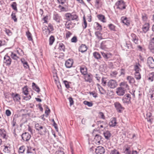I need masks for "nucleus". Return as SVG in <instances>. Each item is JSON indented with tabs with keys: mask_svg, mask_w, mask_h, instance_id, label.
I'll list each match as a JSON object with an SVG mask.
<instances>
[{
	"mask_svg": "<svg viewBox=\"0 0 154 154\" xmlns=\"http://www.w3.org/2000/svg\"><path fill=\"white\" fill-rule=\"evenodd\" d=\"M65 19L68 21L75 20L77 21L79 20V16L75 14L67 13L65 14Z\"/></svg>",
	"mask_w": 154,
	"mask_h": 154,
	"instance_id": "1",
	"label": "nucleus"
},
{
	"mask_svg": "<svg viewBox=\"0 0 154 154\" xmlns=\"http://www.w3.org/2000/svg\"><path fill=\"white\" fill-rule=\"evenodd\" d=\"M117 9L122 10L126 8V5L125 2L123 0H119L116 2L115 4Z\"/></svg>",
	"mask_w": 154,
	"mask_h": 154,
	"instance_id": "2",
	"label": "nucleus"
},
{
	"mask_svg": "<svg viewBox=\"0 0 154 154\" xmlns=\"http://www.w3.org/2000/svg\"><path fill=\"white\" fill-rule=\"evenodd\" d=\"M22 139L24 141H28L31 137V135L28 132H25L21 135Z\"/></svg>",
	"mask_w": 154,
	"mask_h": 154,
	"instance_id": "3",
	"label": "nucleus"
},
{
	"mask_svg": "<svg viewBox=\"0 0 154 154\" xmlns=\"http://www.w3.org/2000/svg\"><path fill=\"white\" fill-rule=\"evenodd\" d=\"M114 105L117 112H118L121 113L124 109V108L122 106L121 104L119 102H115Z\"/></svg>",
	"mask_w": 154,
	"mask_h": 154,
	"instance_id": "4",
	"label": "nucleus"
},
{
	"mask_svg": "<svg viewBox=\"0 0 154 154\" xmlns=\"http://www.w3.org/2000/svg\"><path fill=\"white\" fill-rule=\"evenodd\" d=\"M95 152L97 154H104L105 152V150L103 147L99 146L96 149Z\"/></svg>",
	"mask_w": 154,
	"mask_h": 154,
	"instance_id": "5",
	"label": "nucleus"
},
{
	"mask_svg": "<svg viewBox=\"0 0 154 154\" xmlns=\"http://www.w3.org/2000/svg\"><path fill=\"white\" fill-rule=\"evenodd\" d=\"M125 89L124 88L120 87L116 89V93L119 96H123L125 93Z\"/></svg>",
	"mask_w": 154,
	"mask_h": 154,
	"instance_id": "6",
	"label": "nucleus"
},
{
	"mask_svg": "<svg viewBox=\"0 0 154 154\" xmlns=\"http://www.w3.org/2000/svg\"><path fill=\"white\" fill-rule=\"evenodd\" d=\"M94 3L95 8L99 9L103 5V0H95Z\"/></svg>",
	"mask_w": 154,
	"mask_h": 154,
	"instance_id": "7",
	"label": "nucleus"
},
{
	"mask_svg": "<svg viewBox=\"0 0 154 154\" xmlns=\"http://www.w3.org/2000/svg\"><path fill=\"white\" fill-rule=\"evenodd\" d=\"M65 25L66 29H71L74 27L75 24L71 21H67L66 22Z\"/></svg>",
	"mask_w": 154,
	"mask_h": 154,
	"instance_id": "8",
	"label": "nucleus"
},
{
	"mask_svg": "<svg viewBox=\"0 0 154 154\" xmlns=\"http://www.w3.org/2000/svg\"><path fill=\"white\" fill-rule=\"evenodd\" d=\"M108 86L111 88H113L116 87L117 84L116 81L111 80L109 81L108 83Z\"/></svg>",
	"mask_w": 154,
	"mask_h": 154,
	"instance_id": "9",
	"label": "nucleus"
},
{
	"mask_svg": "<svg viewBox=\"0 0 154 154\" xmlns=\"http://www.w3.org/2000/svg\"><path fill=\"white\" fill-rule=\"evenodd\" d=\"M147 63L150 68L154 67V60L152 57H149L148 58Z\"/></svg>",
	"mask_w": 154,
	"mask_h": 154,
	"instance_id": "10",
	"label": "nucleus"
},
{
	"mask_svg": "<svg viewBox=\"0 0 154 154\" xmlns=\"http://www.w3.org/2000/svg\"><path fill=\"white\" fill-rule=\"evenodd\" d=\"M11 60L10 57L8 55H5L4 57V63L6 65H9L11 64Z\"/></svg>",
	"mask_w": 154,
	"mask_h": 154,
	"instance_id": "11",
	"label": "nucleus"
},
{
	"mask_svg": "<svg viewBox=\"0 0 154 154\" xmlns=\"http://www.w3.org/2000/svg\"><path fill=\"white\" fill-rule=\"evenodd\" d=\"M73 63V60L69 59L66 61L65 65L67 68H70L72 66Z\"/></svg>",
	"mask_w": 154,
	"mask_h": 154,
	"instance_id": "12",
	"label": "nucleus"
},
{
	"mask_svg": "<svg viewBox=\"0 0 154 154\" xmlns=\"http://www.w3.org/2000/svg\"><path fill=\"white\" fill-rule=\"evenodd\" d=\"M40 135H43L46 132V128L45 127L41 125L37 130Z\"/></svg>",
	"mask_w": 154,
	"mask_h": 154,
	"instance_id": "13",
	"label": "nucleus"
},
{
	"mask_svg": "<svg viewBox=\"0 0 154 154\" xmlns=\"http://www.w3.org/2000/svg\"><path fill=\"white\" fill-rule=\"evenodd\" d=\"M131 36V39L136 44H138L139 38L134 33H132Z\"/></svg>",
	"mask_w": 154,
	"mask_h": 154,
	"instance_id": "14",
	"label": "nucleus"
},
{
	"mask_svg": "<svg viewBox=\"0 0 154 154\" xmlns=\"http://www.w3.org/2000/svg\"><path fill=\"white\" fill-rule=\"evenodd\" d=\"M53 19L57 23H60L62 21L61 17L56 13L54 14Z\"/></svg>",
	"mask_w": 154,
	"mask_h": 154,
	"instance_id": "15",
	"label": "nucleus"
},
{
	"mask_svg": "<svg viewBox=\"0 0 154 154\" xmlns=\"http://www.w3.org/2000/svg\"><path fill=\"white\" fill-rule=\"evenodd\" d=\"M121 20L124 24L127 26L129 25L130 24V21L127 17L125 16L122 17H121Z\"/></svg>",
	"mask_w": 154,
	"mask_h": 154,
	"instance_id": "16",
	"label": "nucleus"
},
{
	"mask_svg": "<svg viewBox=\"0 0 154 154\" xmlns=\"http://www.w3.org/2000/svg\"><path fill=\"white\" fill-rule=\"evenodd\" d=\"M149 24L148 23H145L143 25L142 27V29L143 32L146 33L149 30Z\"/></svg>",
	"mask_w": 154,
	"mask_h": 154,
	"instance_id": "17",
	"label": "nucleus"
},
{
	"mask_svg": "<svg viewBox=\"0 0 154 154\" xmlns=\"http://www.w3.org/2000/svg\"><path fill=\"white\" fill-rule=\"evenodd\" d=\"M105 138L107 140H109L111 136V134L109 131H107L103 133Z\"/></svg>",
	"mask_w": 154,
	"mask_h": 154,
	"instance_id": "18",
	"label": "nucleus"
},
{
	"mask_svg": "<svg viewBox=\"0 0 154 154\" xmlns=\"http://www.w3.org/2000/svg\"><path fill=\"white\" fill-rule=\"evenodd\" d=\"M42 32L44 35L47 37L50 34V32L47 28V26H45L42 28Z\"/></svg>",
	"mask_w": 154,
	"mask_h": 154,
	"instance_id": "19",
	"label": "nucleus"
},
{
	"mask_svg": "<svg viewBox=\"0 0 154 154\" xmlns=\"http://www.w3.org/2000/svg\"><path fill=\"white\" fill-rule=\"evenodd\" d=\"M97 17L99 20L103 23H105L106 22V18L104 15L99 14L97 15Z\"/></svg>",
	"mask_w": 154,
	"mask_h": 154,
	"instance_id": "20",
	"label": "nucleus"
},
{
	"mask_svg": "<svg viewBox=\"0 0 154 154\" xmlns=\"http://www.w3.org/2000/svg\"><path fill=\"white\" fill-rule=\"evenodd\" d=\"M94 29L96 30H102V26L98 22H95L94 24Z\"/></svg>",
	"mask_w": 154,
	"mask_h": 154,
	"instance_id": "21",
	"label": "nucleus"
},
{
	"mask_svg": "<svg viewBox=\"0 0 154 154\" xmlns=\"http://www.w3.org/2000/svg\"><path fill=\"white\" fill-rule=\"evenodd\" d=\"M95 143L97 144H99L100 143V140L101 139V136L99 134H96L94 137Z\"/></svg>",
	"mask_w": 154,
	"mask_h": 154,
	"instance_id": "22",
	"label": "nucleus"
},
{
	"mask_svg": "<svg viewBox=\"0 0 154 154\" xmlns=\"http://www.w3.org/2000/svg\"><path fill=\"white\" fill-rule=\"evenodd\" d=\"M101 53L103 57L106 60L110 58L112 56V54L110 53L106 54L103 52H101Z\"/></svg>",
	"mask_w": 154,
	"mask_h": 154,
	"instance_id": "23",
	"label": "nucleus"
},
{
	"mask_svg": "<svg viewBox=\"0 0 154 154\" xmlns=\"http://www.w3.org/2000/svg\"><path fill=\"white\" fill-rule=\"evenodd\" d=\"M87 50V47L85 45H82L79 48V51L82 53L86 51Z\"/></svg>",
	"mask_w": 154,
	"mask_h": 154,
	"instance_id": "24",
	"label": "nucleus"
},
{
	"mask_svg": "<svg viewBox=\"0 0 154 154\" xmlns=\"http://www.w3.org/2000/svg\"><path fill=\"white\" fill-rule=\"evenodd\" d=\"M11 96L12 97L13 100L15 101H18L20 99V96L17 94H14V93H12L11 94Z\"/></svg>",
	"mask_w": 154,
	"mask_h": 154,
	"instance_id": "25",
	"label": "nucleus"
},
{
	"mask_svg": "<svg viewBox=\"0 0 154 154\" xmlns=\"http://www.w3.org/2000/svg\"><path fill=\"white\" fill-rule=\"evenodd\" d=\"M116 118L113 117L111 121L109 123V125L111 127H114L116 124Z\"/></svg>",
	"mask_w": 154,
	"mask_h": 154,
	"instance_id": "26",
	"label": "nucleus"
},
{
	"mask_svg": "<svg viewBox=\"0 0 154 154\" xmlns=\"http://www.w3.org/2000/svg\"><path fill=\"white\" fill-rule=\"evenodd\" d=\"M149 48L150 51L154 53V42L151 41L149 45Z\"/></svg>",
	"mask_w": 154,
	"mask_h": 154,
	"instance_id": "27",
	"label": "nucleus"
},
{
	"mask_svg": "<svg viewBox=\"0 0 154 154\" xmlns=\"http://www.w3.org/2000/svg\"><path fill=\"white\" fill-rule=\"evenodd\" d=\"M32 87L33 89L37 92L38 93L40 91V89L39 88L37 85H36L35 83H32Z\"/></svg>",
	"mask_w": 154,
	"mask_h": 154,
	"instance_id": "28",
	"label": "nucleus"
},
{
	"mask_svg": "<svg viewBox=\"0 0 154 154\" xmlns=\"http://www.w3.org/2000/svg\"><path fill=\"white\" fill-rule=\"evenodd\" d=\"M95 35L97 38L99 40L102 39L103 38L102 33L99 31H97L95 32Z\"/></svg>",
	"mask_w": 154,
	"mask_h": 154,
	"instance_id": "29",
	"label": "nucleus"
},
{
	"mask_svg": "<svg viewBox=\"0 0 154 154\" xmlns=\"http://www.w3.org/2000/svg\"><path fill=\"white\" fill-rule=\"evenodd\" d=\"M152 116V114L150 112H148L146 114V119H147V121L149 122H152L153 120L152 119L150 118Z\"/></svg>",
	"mask_w": 154,
	"mask_h": 154,
	"instance_id": "30",
	"label": "nucleus"
},
{
	"mask_svg": "<svg viewBox=\"0 0 154 154\" xmlns=\"http://www.w3.org/2000/svg\"><path fill=\"white\" fill-rule=\"evenodd\" d=\"M26 35L29 40L30 41H33L32 34L29 31L26 32Z\"/></svg>",
	"mask_w": 154,
	"mask_h": 154,
	"instance_id": "31",
	"label": "nucleus"
},
{
	"mask_svg": "<svg viewBox=\"0 0 154 154\" xmlns=\"http://www.w3.org/2000/svg\"><path fill=\"white\" fill-rule=\"evenodd\" d=\"M55 40V38L54 36L53 35H51L49 39V45H53L54 42Z\"/></svg>",
	"mask_w": 154,
	"mask_h": 154,
	"instance_id": "32",
	"label": "nucleus"
},
{
	"mask_svg": "<svg viewBox=\"0 0 154 154\" xmlns=\"http://www.w3.org/2000/svg\"><path fill=\"white\" fill-rule=\"evenodd\" d=\"M80 71L84 75L87 74V69L86 67H81L80 68Z\"/></svg>",
	"mask_w": 154,
	"mask_h": 154,
	"instance_id": "33",
	"label": "nucleus"
},
{
	"mask_svg": "<svg viewBox=\"0 0 154 154\" xmlns=\"http://www.w3.org/2000/svg\"><path fill=\"white\" fill-rule=\"evenodd\" d=\"M72 35V33L70 31H66L65 33V39H68Z\"/></svg>",
	"mask_w": 154,
	"mask_h": 154,
	"instance_id": "34",
	"label": "nucleus"
},
{
	"mask_svg": "<svg viewBox=\"0 0 154 154\" xmlns=\"http://www.w3.org/2000/svg\"><path fill=\"white\" fill-rule=\"evenodd\" d=\"M17 53L20 56H22L24 54L23 51L19 48H17L16 49Z\"/></svg>",
	"mask_w": 154,
	"mask_h": 154,
	"instance_id": "35",
	"label": "nucleus"
},
{
	"mask_svg": "<svg viewBox=\"0 0 154 154\" xmlns=\"http://www.w3.org/2000/svg\"><path fill=\"white\" fill-rule=\"evenodd\" d=\"M141 66L140 64L138 63L134 66V69L135 72H140L141 71V69L140 67Z\"/></svg>",
	"mask_w": 154,
	"mask_h": 154,
	"instance_id": "36",
	"label": "nucleus"
},
{
	"mask_svg": "<svg viewBox=\"0 0 154 154\" xmlns=\"http://www.w3.org/2000/svg\"><path fill=\"white\" fill-rule=\"evenodd\" d=\"M83 22L82 24V26L84 29H85L87 26V24L85 20V16L84 15L83 18Z\"/></svg>",
	"mask_w": 154,
	"mask_h": 154,
	"instance_id": "37",
	"label": "nucleus"
},
{
	"mask_svg": "<svg viewBox=\"0 0 154 154\" xmlns=\"http://www.w3.org/2000/svg\"><path fill=\"white\" fill-rule=\"evenodd\" d=\"M125 154H130L131 153V148L129 147H127L125 149L124 152Z\"/></svg>",
	"mask_w": 154,
	"mask_h": 154,
	"instance_id": "38",
	"label": "nucleus"
},
{
	"mask_svg": "<svg viewBox=\"0 0 154 154\" xmlns=\"http://www.w3.org/2000/svg\"><path fill=\"white\" fill-rule=\"evenodd\" d=\"M11 58L14 60H17L19 58V57L15 54L12 52L11 54Z\"/></svg>",
	"mask_w": 154,
	"mask_h": 154,
	"instance_id": "39",
	"label": "nucleus"
},
{
	"mask_svg": "<svg viewBox=\"0 0 154 154\" xmlns=\"http://www.w3.org/2000/svg\"><path fill=\"white\" fill-rule=\"evenodd\" d=\"M94 57L97 59H99L101 58V56L100 54L97 52H95L93 53Z\"/></svg>",
	"mask_w": 154,
	"mask_h": 154,
	"instance_id": "40",
	"label": "nucleus"
},
{
	"mask_svg": "<svg viewBox=\"0 0 154 154\" xmlns=\"http://www.w3.org/2000/svg\"><path fill=\"white\" fill-rule=\"evenodd\" d=\"M25 149V147L24 146H20L19 149V153H23L24 152Z\"/></svg>",
	"mask_w": 154,
	"mask_h": 154,
	"instance_id": "41",
	"label": "nucleus"
},
{
	"mask_svg": "<svg viewBox=\"0 0 154 154\" xmlns=\"http://www.w3.org/2000/svg\"><path fill=\"white\" fill-rule=\"evenodd\" d=\"M47 28L49 30V31L50 32H51L53 31L54 30V27L52 24L51 23H49L48 27H47Z\"/></svg>",
	"mask_w": 154,
	"mask_h": 154,
	"instance_id": "42",
	"label": "nucleus"
},
{
	"mask_svg": "<svg viewBox=\"0 0 154 154\" xmlns=\"http://www.w3.org/2000/svg\"><path fill=\"white\" fill-rule=\"evenodd\" d=\"M59 49L61 51H64L65 46L62 43H60L59 44Z\"/></svg>",
	"mask_w": 154,
	"mask_h": 154,
	"instance_id": "43",
	"label": "nucleus"
},
{
	"mask_svg": "<svg viewBox=\"0 0 154 154\" xmlns=\"http://www.w3.org/2000/svg\"><path fill=\"white\" fill-rule=\"evenodd\" d=\"M23 92L26 95H27L28 94V91L26 86L24 87L23 88Z\"/></svg>",
	"mask_w": 154,
	"mask_h": 154,
	"instance_id": "44",
	"label": "nucleus"
},
{
	"mask_svg": "<svg viewBox=\"0 0 154 154\" xmlns=\"http://www.w3.org/2000/svg\"><path fill=\"white\" fill-rule=\"evenodd\" d=\"M84 104L88 105L89 107H91L93 106V103L91 102H88L86 100L84 101Z\"/></svg>",
	"mask_w": 154,
	"mask_h": 154,
	"instance_id": "45",
	"label": "nucleus"
},
{
	"mask_svg": "<svg viewBox=\"0 0 154 154\" xmlns=\"http://www.w3.org/2000/svg\"><path fill=\"white\" fill-rule=\"evenodd\" d=\"M109 29L111 30L115 31L116 26L113 24H109L108 26Z\"/></svg>",
	"mask_w": 154,
	"mask_h": 154,
	"instance_id": "46",
	"label": "nucleus"
},
{
	"mask_svg": "<svg viewBox=\"0 0 154 154\" xmlns=\"http://www.w3.org/2000/svg\"><path fill=\"white\" fill-rule=\"evenodd\" d=\"M17 4L16 2H13L11 5V6L12 8L14 10L17 11Z\"/></svg>",
	"mask_w": 154,
	"mask_h": 154,
	"instance_id": "47",
	"label": "nucleus"
},
{
	"mask_svg": "<svg viewBox=\"0 0 154 154\" xmlns=\"http://www.w3.org/2000/svg\"><path fill=\"white\" fill-rule=\"evenodd\" d=\"M127 79L128 81L130 83H133L135 82L134 78H127Z\"/></svg>",
	"mask_w": 154,
	"mask_h": 154,
	"instance_id": "48",
	"label": "nucleus"
},
{
	"mask_svg": "<svg viewBox=\"0 0 154 154\" xmlns=\"http://www.w3.org/2000/svg\"><path fill=\"white\" fill-rule=\"evenodd\" d=\"M12 18L14 20L15 22H16L17 21V19L16 17L15 14L14 13H12L11 15Z\"/></svg>",
	"mask_w": 154,
	"mask_h": 154,
	"instance_id": "49",
	"label": "nucleus"
},
{
	"mask_svg": "<svg viewBox=\"0 0 154 154\" xmlns=\"http://www.w3.org/2000/svg\"><path fill=\"white\" fill-rule=\"evenodd\" d=\"M123 102L124 103H127L128 102L130 101V99L129 98L127 99V97L124 96L122 100Z\"/></svg>",
	"mask_w": 154,
	"mask_h": 154,
	"instance_id": "50",
	"label": "nucleus"
},
{
	"mask_svg": "<svg viewBox=\"0 0 154 154\" xmlns=\"http://www.w3.org/2000/svg\"><path fill=\"white\" fill-rule=\"evenodd\" d=\"M110 154H120V153L117 150L114 149L111 151Z\"/></svg>",
	"mask_w": 154,
	"mask_h": 154,
	"instance_id": "51",
	"label": "nucleus"
},
{
	"mask_svg": "<svg viewBox=\"0 0 154 154\" xmlns=\"http://www.w3.org/2000/svg\"><path fill=\"white\" fill-rule=\"evenodd\" d=\"M5 31L8 35H11L12 34V32L9 29L5 28Z\"/></svg>",
	"mask_w": 154,
	"mask_h": 154,
	"instance_id": "52",
	"label": "nucleus"
},
{
	"mask_svg": "<svg viewBox=\"0 0 154 154\" xmlns=\"http://www.w3.org/2000/svg\"><path fill=\"white\" fill-rule=\"evenodd\" d=\"M85 81L89 83H91L92 82V79L91 78H84Z\"/></svg>",
	"mask_w": 154,
	"mask_h": 154,
	"instance_id": "53",
	"label": "nucleus"
},
{
	"mask_svg": "<svg viewBox=\"0 0 154 154\" xmlns=\"http://www.w3.org/2000/svg\"><path fill=\"white\" fill-rule=\"evenodd\" d=\"M27 149L26 151V153H30L32 152V148L30 146H27Z\"/></svg>",
	"mask_w": 154,
	"mask_h": 154,
	"instance_id": "54",
	"label": "nucleus"
},
{
	"mask_svg": "<svg viewBox=\"0 0 154 154\" xmlns=\"http://www.w3.org/2000/svg\"><path fill=\"white\" fill-rule=\"evenodd\" d=\"M58 3L61 4L62 5L64 4L66 2H67V0H57Z\"/></svg>",
	"mask_w": 154,
	"mask_h": 154,
	"instance_id": "55",
	"label": "nucleus"
},
{
	"mask_svg": "<svg viewBox=\"0 0 154 154\" xmlns=\"http://www.w3.org/2000/svg\"><path fill=\"white\" fill-rule=\"evenodd\" d=\"M52 76L53 77H57V71L56 70H54L52 72Z\"/></svg>",
	"mask_w": 154,
	"mask_h": 154,
	"instance_id": "56",
	"label": "nucleus"
},
{
	"mask_svg": "<svg viewBox=\"0 0 154 154\" xmlns=\"http://www.w3.org/2000/svg\"><path fill=\"white\" fill-rule=\"evenodd\" d=\"M71 41L72 42H76L77 41V37L76 36H73L71 39Z\"/></svg>",
	"mask_w": 154,
	"mask_h": 154,
	"instance_id": "57",
	"label": "nucleus"
},
{
	"mask_svg": "<svg viewBox=\"0 0 154 154\" xmlns=\"http://www.w3.org/2000/svg\"><path fill=\"white\" fill-rule=\"evenodd\" d=\"M23 99L26 100H27L31 99V96L30 95H29L26 96H23Z\"/></svg>",
	"mask_w": 154,
	"mask_h": 154,
	"instance_id": "58",
	"label": "nucleus"
},
{
	"mask_svg": "<svg viewBox=\"0 0 154 154\" xmlns=\"http://www.w3.org/2000/svg\"><path fill=\"white\" fill-rule=\"evenodd\" d=\"M105 78H102L101 80L102 81V84L103 86H105L106 83V81L105 80Z\"/></svg>",
	"mask_w": 154,
	"mask_h": 154,
	"instance_id": "59",
	"label": "nucleus"
},
{
	"mask_svg": "<svg viewBox=\"0 0 154 154\" xmlns=\"http://www.w3.org/2000/svg\"><path fill=\"white\" fill-rule=\"evenodd\" d=\"M63 83L65 85L66 87L67 88H69V85L67 81H63Z\"/></svg>",
	"mask_w": 154,
	"mask_h": 154,
	"instance_id": "60",
	"label": "nucleus"
},
{
	"mask_svg": "<svg viewBox=\"0 0 154 154\" xmlns=\"http://www.w3.org/2000/svg\"><path fill=\"white\" fill-rule=\"evenodd\" d=\"M120 85L123 86L125 88H127L128 87L127 83L125 82H121L120 84Z\"/></svg>",
	"mask_w": 154,
	"mask_h": 154,
	"instance_id": "61",
	"label": "nucleus"
},
{
	"mask_svg": "<svg viewBox=\"0 0 154 154\" xmlns=\"http://www.w3.org/2000/svg\"><path fill=\"white\" fill-rule=\"evenodd\" d=\"M69 100L70 103V106L73 105L74 104V101L73 100V99L72 97H70L69 98Z\"/></svg>",
	"mask_w": 154,
	"mask_h": 154,
	"instance_id": "62",
	"label": "nucleus"
},
{
	"mask_svg": "<svg viewBox=\"0 0 154 154\" xmlns=\"http://www.w3.org/2000/svg\"><path fill=\"white\" fill-rule=\"evenodd\" d=\"M5 114L8 116H10L11 114V111L9 109H7L6 111Z\"/></svg>",
	"mask_w": 154,
	"mask_h": 154,
	"instance_id": "63",
	"label": "nucleus"
},
{
	"mask_svg": "<svg viewBox=\"0 0 154 154\" xmlns=\"http://www.w3.org/2000/svg\"><path fill=\"white\" fill-rule=\"evenodd\" d=\"M3 151L5 152H10V150L8 149V147L7 146H5V148L3 149Z\"/></svg>",
	"mask_w": 154,
	"mask_h": 154,
	"instance_id": "64",
	"label": "nucleus"
}]
</instances>
